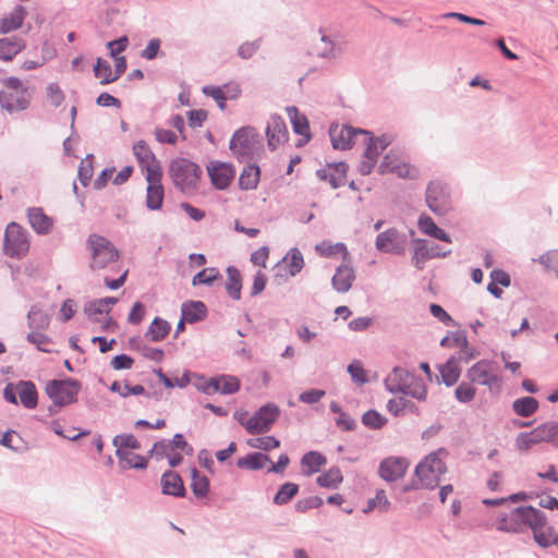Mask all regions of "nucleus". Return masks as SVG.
I'll return each instance as SVG.
<instances>
[{
    "label": "nucleus",
    "instance_id": "f257e3e1",
    "mask_svg": "<svg viewBox=\"0 0 558 558\" xmlns=\"http://www.w3.org/2000/svg\"><path fill=\"white\" fill-rule=\"evenodd\" d=\"M86 251L89 257V268L102 270L120 258L118 248L105 236L92 233L86 240Z\"/></svg>",
    "mask_w": 558,
    "mask_h": 558
},
{
    "label": "nucleus",
    "instance_id": "f03ea898",
    "mask_svg": "<svg viewBox=\"0 0 558 558\" xmlns=\"http://www.w3.org/2000/svg\"><path fill=\"white\" fill-rule=\"evenodd\" d=\"M385 386L390 392H401L417 400H425L427 389L421 378L402 367H395L385 379Z\"/></svg>",
    "mask_w": 558,
    "mask_h": 558
},
{
    "label": "nucleus",
    "instance_id": "7ed1b4c3",
    "mask_svg": "<svg viewBox=\"0 0 558 558\" xmlns=\"http://www.w3.org/2000/svg\"><path fill=\"white\" fill-rule=\"evenodd\" d=\"M4 88L0 92V107L9 113L26 110L32 101V93L17 77L3 81Z\"/></svg>",
    "mask_w": 558,
    "mask_h": 558
},
{
    "label": "nucleus",
    "instance_id": "20e7f679",
    "mask_svg": "<svg viewBox=\"0 0 558 558\" xmlns=\"http://www.w3.org/2000/svg\"><path fill=\"white\" fill-rule=\"evenodd\" d=\"M447 451L439 449L426 456L415 468V475L420 482L421 487L434 488L436 487L441 476L447 472L445 459Z\"/></svg>",
    "mask_w": 558,
    "mask_h": 558
},
{
    "label": "nucleus",
    "instance_id": "39448f33",
    "mask_svg": "<svg viewBox=\"0 0 558 558\" xmlns=\"http://www.w3.org/2000/svg\"><path fill=\"white\" fill-rule=\"evenodd\" d=\"M169 175L173 184L182 192L194 191L202 175V169L186 158H177L170 162Z\"/></svg>",
    "mask_w": 558,
    "mask_h": 558
},
{
    "label": "nucleus",
    "instance_id": "423d86ee",
    "mask_svg": "<svg viewBox=\"0 0 558 558\" xmlns=\"http://www.w3.org/2000/svg\"><path fill=\"white\" fill-rule=\"evenodd\" d=\"M229 147L240 161L258 157L263 151L259 135L253 128H242L238 130L231 137Z\"/></svg>",
    "mask_w": 558,
    "mask_h": 558
},
{
    "label": "nucleus",
    "instance_id": "0eeeda50",
    "mask_svg": "<svg viewBox=\"0 0 558 558\" xmlns=\"http://www.w3.org/2000/svg\"><path fill=\"white\" fill-rule=\"evenodd\" d=\"M533 531L535 542L542 547H548L556 542L554 529L547 524L546 515L532 506H524L523 529Z\"/></svg>",
    "mask_w": 558,
    "mask_h": 558
},
{
    "label": "nucleus",
    "instance_id": "6e6552de",
    "mask_svg": "<svg viewBox=\"0 0 558 558\" xmlns=\"http://www.w3.org/2000/svg\"><path fill=\"white\" fill-rule=\"evenodd\" d=\"M279 415V410L274 404H266L256 411L252 416L246 412L238 415V421L252 434H263L270 429Z\"/></svg>",
    "mask_w": 558,
    "mask_h": 558
},
{
    "label": "nucleus",
    "instance_id": "1a4fd4ad",
    "mask_svg": "<svg viewBox=\"0 0 558 558\" xmlns=\"http://www.w3.org/2000/svg\"><path fill=\"white\" fill-rule=\"evenodd\" d=\"M28 232L20 225L11 222L4 233L3 251L10 257L22 258L29 251Z\"/></svg>",
    "mask_w": 558,
    "mask_h": 558
},
{
    "label": "nucleus",
    "instance_id": "9d476101",
    "mask_svg": "<svg viewBox=\"0 0 558 558\" xmlns=\"http://www.w3.org/2000/svg\"><path fill=\"white\" fill-rule=\"evenodd\" d=\"M81 385L74 379L51 380L46 385V393L56 405L63 407L77 400Z\"/></svg>",
    "mask_w": 558,
    "mask_h": 558
},
{
    "label": "nucleus",
    "instance_id": "9b49d317",
    "mask_svg": "<svg viewBox=\"0 0 558 558\" xmlns=\"http://www.w3.org/2000/svg\"><path fill=\"white\" fill-rule=\"evenodd\" d=\"M362 143L366 145V148L364 158L359 165V171L361 174L367 175L375 168L378 157L390 144V141L386 136L373 137L367 132V137H362Z\"/></svg>",
    "mask_w": 558,
    "mask_h": 558
},
{
    "label": "nucleus",
    "instance_id": "f8f14e48",
    "mask_svg": "<svg viewBox=\"0 0 558 558\" xmlns=\"http://www.w3.org/2000/svg\"><path fill=\"white\" fill-rule=\"evenodd\" d=\"M380 174L392 173L401 179H415L417 170L397 151L390 150L378 166Z\"/></svg>",
    "mask_w": 558,
    "mask_h": 558
},
{
    "label": "nucleus",
    "instance_id": "ddd939ff",
    "mask_svg": "<svg viewBox=\"0 0 558 558\" xmlns=\"http://www.w3.org/2000/svg\"><path fill=\"white\" fill-rule=\"evenodd\" d=\"M4 399L13 404L20 401L27 409L37 405V391L33 383L20 381L16 385L9 384L3 391Z\"/></svg>",
    "mask_w": 558,
    "mask_h": 558
},
{
    "label": "nucleus",
    "instance_id": "4468645a",
    "mask_svg": "<svg viewBox=\"0 0 558 558\" xmlns=\"http://www.w3.org/2000/svg\"><path fill=\"white\" fill-rule=\"evenodd\" d=\"M329 135L336 149L345 150L354 146L360 137H367V132L349 125L336 124L330 128Z\"/></svg>",
    "mask_w": 558,
    "mask_h": 558
},
{
    "label": "nucleus",
    "instance_id": "2eb2a0df",
    "mask_svg": "<svg viewBox=\"0 0 558 558\" xmlns=\"http://www.w3.org/2000/svg\"><path fill=\"white\" fill-rule=\"evenodd\" d=\"M466 376L471 383L487 386L489 389L499 384L496 364L487 360L475 363Z\"/></svg>",
    "mask_w": 558,
    "mask_h": 558
},
{
    "label": "nucleus",
    "instance_id": "dca6fc26",
    "mask_svg": "<svg viewBox=\"0 0 558 558\" xmlns=\"http://www.w3.org/2000/svg\"><path fill=\"white\" fill-rule=\"evenodd\" d=\"M133 154L144 177L162 172L159 160L156 158L146 142L137 141L133 145Z\"/></svg>",
    "mask_w": 558,
    "mask_h": 558
},
{
    "label": "nucleus",
    "instance_id": "f3484780",
    "mask_svg": "<svg viewBox=\"0 0 558 558\" xmlns=\"http://www.w3.org/2000/svg\"><path fill=\"white\" fill-rule=\"evenodd\" d=\"M211 184L218 190L227 189L234 179L235 169L232 163L213 160L206 166Z\"/></svg>",
    "mask_w": 558,
    "mask_h": 558
},
{
    "label": "nucleus",
    "instance_id": "a211bd4d",
    "mask_svg": "<svg viewBox=\"0 0 558 558\" xmlns=\"http://www.w3.org/2000/svg\"><path fill=\"white\" fill-rule=\"evenodd\" d=\"M378 251L391 254H403L405 250V239L399 234L397 229L391 228L380 232L375 241Z\"/></svg>",
    "mask_w": 558,
    "mask_h": 558
},
{
    "label": "nucleus",
    "instance_id": "6ab92c4d",
    "mask_svg": "<svg viewBox=\"0 0 558 558\" xmlns=\"http://www.w3.org/2000/svg\"><path fill=\"white\" fill-rule=\"evenodd\" d=\"M163 173L144 177L147 182L146 206L150 210H159L162 207L165 198V189L162 185Z\"/></svg>",
    "mask_w": 558,
    "mask_h": 558
},
{
    "label": "nucleus",
    "instance_id": "aec40b11",
    "mask_svg": "<svg viewBox=\"0 0 558 558\" xmlns=\"http://www.w3.org/2000/svg\"><path fill=\"white\" fill-rule=\"evenodd\" d=\"M409 468V461L400 457H389L379 464L378 473L386 482H395L404 476Z\"/></svg>",
    "mask_w": 558,
    "mask_h": 558
},
{
    "label": "nucleus",
    "instance_id": "412c9836",
    "mask_svg": "<svg viewBox=\"0 0 558 558\" xmlns=\"http://www.w3.org/2000/svg\"><path fill=\"white\" fill-rule=\"evenodd\" d=\"M348 165L344 162L329 163L316 171L320 181L327 182L332 189H337L345 183Z\"/></svg>",
    "mask_w": 558,
    "mask_h": 558
},
{
    "label": "nucleus",
    "instance_id": "4be33fe9",
    "mask_svg": "<svg viewBox=\"0 0 558 558\" xmlns=\"http://www.w3.org/2000/svg\"><path fill=\"white\" fill-rule=\"evenodd\" d=\"M267 144L270 149H276L286 143L289 137L287 125L281 117L271 116L266 128Z\"/></svg>",
    "mask_w": 558,
    "mask_h": 558
},
{
    "label": "nucleus",
    "instance_id": "5701e85b",
    "mask_svg": "<svg viewBox=\"0 0 558 558\" xmlns=\"http://www.w3.org/2000/svg\"><path fill=\"white\" fill-rule=\"evenodd\" d=\"M426 203L432 211L444 214L448 208V195L445 186L438 182H430L426 191Z\"/></svg>",
    "mask_w": 558,
    "mask_h": 558
},
{
    "label": "nucleus",
    "instance_id": "b1692460",
    "mask_svg": "<svg viewBox=\"0 0 558 558\" xmlns=\"http://www.w3.org/2000/svg\"><path fill=\"white\" fill-rule=\"evenodd\" d=\"M117 302L118 299L116 298H104L92 302L86 308L89 319L93 320L94 323L100 322L101 319L98 316L104 315L106 322L105 328L113 326L114 322L109 316V312Z\"/></svg>",
    "mask_w": 558,
    "mask_h": 558
},
{
    "label": "nucleus",
    "instance_id": "393cba45",
    "mask_svg": "<svg viewBox=\"0 0 558 558\" xmlns=\"http://www.w3.org/2000/svg\"><path fill=\"white\" fill-rule=\"evenodd\" d=\"M240 389V381L235 376L221 375L210 378L204 387L207 393L220 392L223 395L234 393Z\"/></svg>",
    "mask_w": 558,
    "mask_h": 558
},
{
    "label": "nucleus",
    "instance_id": "a878e982",
    "mask_svg": "<svg viewBox=\"0 0 558 558\" xmlns=\"http://www.w3.org/2000/svg\"><path fill=\"white\" fill-rule=\"evenodd\" d=\"M524 506L510 509L497 521V529L504 532L518 533L523 531Z\"/></svg>",
    "mask_w": 558,
    "mask_h": 558
},
{
    "label": "nucleus",
    "instance_id": "bb28decb",
    "mask_svg": "<svg viewBox=\"0 0 558 558\" xmlns=\"http://www.w3.org/2000/svg\"><path fill=\"white\" fill-rule=\"evenodd\" d=\"M294 133L302 136L298 146L306 144L311 140L310 124L307 118L300 113L295 107L287 109Z\"/></svg>",
    "mask_w": 558,
    "mask_h": 558
},
{
    "label": "nucleus",
    "instance_id": "cd10ccee",
    "mask_svg": "<svg viewBox=\"0 0 558 558\" xmlns=\"http://www.w3.org/2000/svg\"><path fill=\"white\" fill-rule=\"evenodd\" d=\"M162 493L175 497H183L185 495V487L182 478L175 472H165L161 477Z\"/></svg>",
    "mask_w": 558,
    "mask_h": 558
},
{
    "label": "nucleus",
    "instance_id": "c85d7f7f",
    "mask_svg": "<svg viewBox=\"0 0 558 558\" xmlns=\"http://www.w3.org/2000/svg\"><path fill=\"white\" fill-rule=\"evenodd\" d=\"M354 279L353 268L349 265H341L332 277V286L338 292H347L351 289Z\"/></svg>",
    "mask_w": 558,
    "mask_h": 558
},
{
    "label": "nucleus",
    "instance_id": "c756f323",
    "mask_svg": "<svg viewBox=\"0 0 558 558\" xmlns=\"http://www.w3.org/2000/svg\"><path fill=\"white\" fill-rule=\"evenodd\" d=\"M26 17V10L17 5L0 20V34H7L20 28Z\"/></svg>",
    "mask_w": 558,
    "mask_h": 558
},
{
    "label": "nucleus",
    "instance_id": "7c9ffc66",
    "mask_svg": "<svg viewBox=\"0 0 558 558\" xmlns=\"http://www.w3.org/2000/svg\"><path fill=\"white\" fill-rule=\"evenodd\" d=\"M28 220L37 233H48L53 226L52 218L47 216L41 208H31L28 210Z\"/></svg>",
    "mask_w": 558,
    "mask_h": 558
},
{
    "label": "nucleus",
    "instance_id": "2f4dec72",
    "mask_svg": "<svg viewBox=\"0 0 558 558\" xmlns=\"http://www.w3.org/2000/svg\"><path fill=\"white\" fill-rule=\"evenodd\" d=\"M25 47V44L22 39L12 37V38H1L0 39V60L2 61H11L19 52H21Z\"/></svg>",
    "mask_w": 558,
    "mask_h": 558
},
{
    "label": "nucleus",
    "instance_id": "473e14b6",
    "mask_svg": "<svg viewBox=\"0 0 558 558\" xmlns=\"http://www.w3.org/2000/svg\"><path fill=\"white\" fill-rule=\"evenodd\" d=\"M260 180V169L256 165L244 167L239 178V186L242 190H255Z\"/></svg>",
    "mask_w": 558,
    "mask_h": 558
},
{
    "label": "nucleus",
    "instance_id": "72a5a7b5",
    "mask_svg": "<svg viewBox=\"0 0 558 558\" xmlns=\"http://www.w3.org/2000/svg\"><path fill=\"white\" fill-rule=\"evenodd\" d=\"M326 462L327 460L322 453L317 451H310L305 453L301 460L302 472L303 474L310 476L318 472L320 468L326 464Z\"/></svg>",
    "mask_w": 558,
    "mask_h": 558
},
{
    "label": "nucleus",
    "instance_id": "f704fd0d",
    "mask_svg": "<svg viewBox=\"0 0 558 558\" xmlns=\"http://www.w3.org/2000/svg\"><path fill=\"white\" fill-rule=\"evenodd\" d=\"M418 228L420 230L437 240L451 243L450 236L439 227L436 226V223L433 221V219L426 215H422L418 219Z\"/></svg>",
    "mask_w": 558,
    "mask_h": 558
},
{
    "label": "nucleus",
    "instance_id": "c9c22d12",
    "mask_svg": "<svg viewBox=\"0 0 558 558\" xmlns=\"http://www.w3.org/2000/svg\"><path fill=\"white\" fill-rule=\"evenodd\" d=\"M134 451L135 450L125 451L122 449L121 452L116 453L123 469H145L147 466L148 460Z\"/></svg>",
    "mask_w": 558,
    "mask_h": 558
},
{
    "label": "nucleus",
    "instance_id": "e433bc0d",
    "mask_svg": "<svg viewBox=\"0 0 558 558\" xmlns=\"http://www.w3.org/2000/svg\"><path fill=\"white\" fill-rule=\"evenodd\" d=\"M414 243L415 247L412 259L416 268L421 269L427 259L440 256L438 252H429L427 241L417 239Z\"/></svg>",
    "mask_w": 558,
    "mask_h": 558
},
{
    "label": "nucleus",
    "instance_id": "4c0bfd02",
    "mask_svg": "<svg viewBox=\"0 0 558 558\" xmlns=\"http://www.w3.org/2000/svg\"><path fill=\"white\" fill-rule=\"evenodd\" d=\"M439 373L442 381L447 386L454 385L458 381L461 374L459 361L456 357L449 359L444 365L439 367Z\"/></svg>",
    "mask_w": 558,
    "mask_h": 558
},
{
    "label": "nucleus",
    "instance_id": "58836bf2",
    "mask_svg": "<svg viewBox=\"0 0 558 558\" xmlns=\"http://www.w3.org/2000/svg\"><path fill=\"white\" fill-rule=\"evenodd\" d=\"M191 489L195 497L203 499L206 498L209 492V480L206 475L201 474L197 469L191 470Z\"/></svg>",
    "mask_w": 558,
    "mask_h": 558
},
{
    "label": "nucleus",
    "instance_id": "ea45409f",
    "mask_svg": "<svg viewBox=\"0 0 558 558\" xmlns=\"http://www.w3.org/2000/svg\"><path fill=\"white\" fill-rule=\"evenodd\" d=\"M316 252L324 257L341 256L345 259L349 255L348 250L343 243H332L330 241H323L315 246Z\"/></svg>",
    "mask_w": 558,
    "mask_h": 558
},
{
    "label": "nucleus",
    "instance_id": "a19ab883",
    "mask_svg": "<svg viewBox=\"0 0 558 558\" xmlns=\"http://www.w3.org/2000/svg\"><path fill=\"white\" fill-rule=\"evenodd\" d=\"M172 449H180L182 451L187 450V452L192 453V448L187 445L182 434H175L171 442H156L151 452L167 454L168 450Z\"/></svg>",
    "mask_w": 558,
    "mask_h": 558
},
{
    "label": "nucleus",
    "instance_id": "79ce46f5",
    "mask_svg": "<svg viewBox=\"0 0 558 558\" xmlns=\"http://www.w3.org/2000/svg\"><path fill=\"white\" fill-rule=\"evenodd\" d=\"M513 412L522 417H529L538 410V401L533 397H522L512 403Z\"/></svg>",
    "mask_w": 558,
    "mask_h": 558
},
{
    "label": "nucleus",
    "instance_id": "37998d69",
    "mask_svg": "<svg viewBox=\"0 0 558 558\" xmlns=\"http://www.w3.org/2000/svg\"><path fill=\"white\" fill-rule=\"evenodd\" d=\"M167 320L156 317L149 325L146 336L154 342L163 340L170 332Z\"/></svg>",
    "mask_w": 558,
    "mask_h": 558
},
{
    "label": "nucleus",
    "instance_id": "c03bdc74",
    "mask_svg": "<svg viewBox=\"0 0 558 558\" xmlns=\"http://www.w3.org/2000/svg\"><path fill=\"white\" fill-rule=\"evenodd\" d=\"M268 462H270L268 456L260 452H254L239 459L238 466L241 469L260 470L265 468Z\"/></svg>",
    "mask_w": 558,
    "mask_h": 558
},
{
    "label": "nucleus",
    "instance_id": "a18cd8bd",
    "mask_svg": "<svg viewBox=\"0 0 558 558\" xmlns=\"http://www.w3.org/2000/svg\"><path fill=\"white\" fill-rule=\"evenodd\" d=\"M206 315V306L202 302H190L185 303L182 306V317L183 320L187 323H194Z\"/></svg>",
    "mask_w": 558,
    "mask_h": 558
},
{
    "label": "nucleus",
    "instance_id": "49530a36",
    "mask_svg": "<svg viewBox=\"0 0 558 558\" xmlns=\"http://www.w3.org/2000/svg\"><path fill=\"white\" fill-rule=\"evenodd\" d=\"M228 281L226 284V289L228 294L234 299L239 300L241 298V289H242V277L240 271L234 267H229L227 269Z\"/></svg>",
    "mask_w": 558,
    "mask_h": 558
},
{
    "label": "nucleus",
    "instance_id": "de8ad7c7",
    "mask_svg": "<svg viewBox=\"0 0 558 558\" xmlns=\"http://www.w3.org/2000/svg\"><path fill=\"white\" fill-rule=\"evenodd\" d=\"M109 389L112 392L118 393L122 398H126L131 395L138 396V395H143L145 392V388L142 385L131 386L126 380H122V381L116 380L111 384Z\"/></svg>",
    "mask_w": 558,
    "mask_h": 558
},
{
    "label": "nucleus",
    "instance_id": "09e8293b",
    "mask_svg": "<svg viewBox=\"0 0 558 558\" xmlns=\"http://www.w3.org/2000/svg\"><path fill=\"white\" fill-rule=\"evenodd\" d=\"M283 264L287 267L290 276L293 277L302 270L304 266V259L301 252L296 248H293L283 258Z\"/></svg>",
    "mask_w": 558,
    "mask_h": 558
},
{
    "label": "nucleus",
    "instance_id": "8fccbe9b",
    "mask_svg": "<svg viewBox=\"0 0 558 558\" xmlns=\"http://www.w3.org/2000/svg\"><path fill=\"white\" fill-rule=\"evenodd\" d=\"M95 76L100 80L101 84H109L117 80V74L111 70V65L108 61L100 58L94 66Z\"/></svg>",
    "mask_w": 558,
    "mask_h": 558
},
{
    "label": "nucleus",
    "instance_id": "3c124183",
    "mask_svg": "<svg viewBox=\"0 0 558 558\" xmlns=\"http://www.w3.org/2000/svg\"><path fill=\"white\" fill-rule=\"evenodd\" d=\"M342 473L339 469L332 468L319 475L316 480L317 484L326 488H336L342 482Z\"/></svg>",
    "mask_w": 558,
    "mask_h": 558
},
{
    "label": "nucleus",
    "instance_id": "603ef678",
    "mask_svg": "<svg viewBox=\"0 0 558 558\" xmlns=\"http://www.w3.org/2000/svg\"><path fill=\"white\" fill-rule=\"evenodd\" d=\"M113 445L116 446L117 450L116 453L121 452L122 449L125 451L130 450H138L141 448V444L135 438V436L131 434H122L118 435L113 438Z\"/></svg>",
    "mask_w": 558,
    "mask_h": 558
},
{
    "label": "nucleus",
    "instance_id": "864d4df0",
    "mask_svg": "<svg viewBox=\"0 0 558 558\" xmlns=\"http://www.w3.org/2000/svg\"><path fill=\"white\" fill-rule=\"evenodd\" d=\"M27 340L43 352H52L51 339L41 331L33 330L27 335Z\"/></svg>",
    "mask_w": 558,
    "mask_h": 558
},
{
    "label": "nucleus",
    "instance_id": "5fc2aeb1",
    "mask_svg": "<svg viewBox=\"0 0 558 558\" xmlns=\"http://www.w3.org/2000/svg\"><path fill=\"white\" fill-rule=\"evenodd\" d=\"M390 508V501L385 493V490L380 489L376 493V496L368 500L367 507L363 510L365 513H368L375 509L386 512Z\"/></svg>",
    "mask_w": 558,
    "mask_h": 558
},
{
    "label": "nucleus",
    "instance_id": "6e6d98bb",
    "mask_svg": "<svg viewBox=\"0 0 558 558\" xmlns=\"http://www.w3.org/2000/svg\"><path fill=\"white\" fill-rule=\"evenodd\" d=\"M299 492V486L294 483L283 484L274 497V502L284 505L289 502Z\"/></svg>",
    "mask_w": 558,
    "mask_h": 558
},
{
    "label": "nucleus",
    "instance_id": "4d7b16f0",
    "mask_svg": "<svg viewBox=\"0 0 558 558\" xmlns=\"http://www.w3.org/2000/svg\"><path fill=\"white\" fill-rule=\"evenodd\" d=\"M247 446L255 449L269 451L280 446V441L272 436L252 438L246 441Z\"/></svg>",
    "mask_w": 558,
    "mask_h": 558
},
{
    "label": "nucleus",
    "instance_id": "13d9d810",
    "mask_svg": "<svg viewBox=\"0 0 558 558\" xmlns=\"http://www.w3.org/2000/svg\"><path fill=\"white\" fill-rule=\"evenodd\" d=\"M541 444L537 438V434L532 430L520 433L515 438V446L520 451H525L535 445Z\"/></svg>",
    "mask_w": 558,
    "mask_h": 558
},
{
    "label": "nucleus",
    "instance_id": "bf43d9fd",
    "mask_svg": "<svg viewBox=\"0 0 558 558\" xmlns=\"http://www.w3.org/2000/svg\"><path fill=\"white\" fill-rule=\"evenodd\" d=\"M414 408L410 401L404 399L403 397L395 398L388 401L387 409L395 416L401 415L404 413L407 409Z\"/></svg>",
    "mask_w": 558,
    "mask_h": 558
},
{
    "label": "nucleus",
    "instance_id": "052dcab7",
    "mask_svg": "<svg viewBox=\"0 0 558 558\" xmlns=\"http://www.w3.org/2000/svg\"><path fill=\"white\" fill-rule=\"evenodd\" d=\"M219 276V271L216 268H205L193 278V286L197 284H211Z\"/></svg>",
    "mask_w": 558,
    "mask_h": 558
},
{
    "label": "nucleus",
    "instance_id": "680f3d73",
    "mask_svg": "<svg viewBox=\"0 0 558 558\" xmlns=\"http://www.w3.org/2000/svg\"><path fill=\"white\" fill-rule=\"evenodd\" d=\"M476 389L470 383H461L454 390L456 398L463 403L470 402L475 397Z\"/></svg>",
    "mask_w": 558,
    "mask_h": 558
},
{
    "label": "nucleus",
    "instance_id": "e2e57ef3",
    "mask_svg": "<svg viewBox=\"0 0 558 558\" xmlns=\"http://www.w3.org/2000/svg\"><path fill=\"white\" fill-rule=\"evenodd\" d=\"M362 422L369 428H380L387 423V420L378 412L369 410L364 413Z\"/></svg>",
    "mask_w": 558,
    "mask_h": 558
},
{
    "label": "nucleus",
    "instance_id": "0e129e2a",
    "mask_svg": "<svg viewBox=\"0 0 558 558\" xmlns=\"http://www.w3.org/2000/svg\"><path fill=\"white\" fill-rule=\"evenodd\" d=\"M46 96L50 105L54 107H59L64 100V94L56 83H51L47 86Z\"/></svg>",
    "mask_w": 558,
    "mask_h": 558
},
{
    "label": "nucleus",
    "instance_id": "69168bd1",
    "mask_svg": "<svg viewBox=\"0 0 558 558\" xmlns=\"http://www.w3.org/2000/svg\"><path fill=\"white\" fill-rule=\"evenodd\" d=\"M348 372L350 373L352 379L359 384H364L367 381L365 371L363 368V365L359 361H353L348 366Z\"/></svg>",
    "mask_w": 558,
    "mask_h": 558
},
{
    "label": "nucleus",
    "instance_id": "338daca9",
    "mask_svg": "<svg viewBox=\"0 0 558 558\" xmlns=\"http://www.w3.org/2000/svg\"><path fill=\"white\" fill-rule=\"evenodd\" d=\"M203 92L205 95L214 98L220 109H225L226 107V98H225V89L221 87H215V86H206L203 88Z\"/></svg>",
    "mask_w": 558,
    "mask_h": 558
},
{
    "label": "nucleus",
    "instance_id": "774afa93",
    "mask_svg": "<svg viewBox=\"0 0 558 558\" xmlns=\"http://www.w3.org/2000/svg\"><path fill=\"white\" fill-rule=\"evenodd\" d=\"M543 263L548 270L553 271L558 278V251L547 253L541 257Z\"/></svg>",
    "mask_w": 558,
    "mask_h": 558
}]
</instances>
